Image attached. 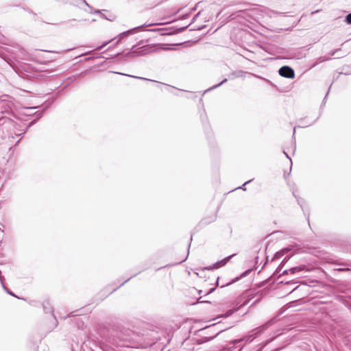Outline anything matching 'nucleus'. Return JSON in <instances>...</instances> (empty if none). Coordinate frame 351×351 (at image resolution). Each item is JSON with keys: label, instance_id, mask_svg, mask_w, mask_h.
Masks as SVG:
<instances>
[{"label": "nucleus", "instance_id": "obj_1", "mask_svg": "<svg viewBox=\"0 0 351 351\" xmlns=\"http://www.w3.org/2000/svg\"><path fill=\"white\" fill-rule=\"evenodd\" d=\"M43 114V112L36 113V119L27 123L13 113V104L9 101H0V133L5 137L14 138L23 136L29 128L34 124Z\"/></svg>", "mask_w": 351, "mask_h": 351}, {"label": "nucleus", "instance_id": "obj_2", "mask_svg": "<svg viewBox=\"0 0 351 351\" xmlns=\"http://www.w3.org/2000/svg\"><path fill=\"white\" fill-rule=\"evenodd\" d=\"M229 327L224 326L221 322L215 323L200 330L205 335H210V337L204 336L201 338L202 343L210 341L215 339L219 334L228 329Z\"/></svg>", "mask_w": 351, "mask_h": 351}, {"label": "nucleus", "instance_id": "obj_3", "mask_svg": "<svg viewBox=\"0 0 351 351\" xmlns=\"http://www.w3.org/2000/svg\"><path fill=\"white\" fill-rule=\"evenodd\" d=\"M154 50L155 47L150 45H146L138 47L134 46L127 55L130 57L141 56L152 53Z\"/></svg>", "mask_w": 351, "mask_h": 351}, {"label": "nucleus", "instance_id": "obj_4", "mask_svg": "<svg viewBox=\"0 0 351 351\" xmlns=\"http://www.w3.org/2000/svg\"><path fill=\"white\" fill-rule=\"evenodd\" d=\"M109 343L116 347H130V341L121 336H112L110 337Z\"/></svg>", "mask_w": 351, "mask_h": 351}, {"label": "nucleus", "instance_id": "obj_5", "mask_svg": "<svg viewBox=\"0 0 351 351\" xmlns=\"http://www.w3.org/2000/svg\"><path fill=\"white\" fill-rule=\"evenodd\" d=\"M280 75L284 77L293 79L295 77L294 70L289 66H283L278 71Z\"/></svg>", "mask_w": 351, "mask_h": 351}, {"label": "nucleus", "instance_id": "obj_6", "mask_svg": "<svg viewBox=\"0 0 351 351\" xmlns=\"http://www.w3.org/2000/svg\"><path fill=\"white\" fill-rule=\"evenodd\" d=\"M274 322V319H271L263 324L262 326H260L254 329H253V332L258 337L261 333H263L266 329H267Z\"/></svg>", "mask_w": 351, "mask_h": 351}, {"label": "nucleus", "instance_id": "obj_7", "mask_svg": "<svg viewBox=\"0 0 351 351\" xmlns=\"http://www.w3.org/2000/svg\"><path fill=\"white\" fill-rule=\"evenodd\" d=\"M235 254H232L230 256H228L227 257H226L225 258H223V260L220 261H218L215 264H214L212 266H210L208 267H207L206 269H217V268H219L221 266H223L225 265L230 259L232 257H233Z\"/></svg>", "mask_w": 351, "mask_h": 351}, {"label": "nucleus", "instance_id": "obj_8", "mask_svg": "<svg viewBox=\"0 0 351 351\" xmlns=\"http://www.w3.org/2000/svg\"><path fill=\"white\" fill-rule=\"evenodd\" d=\"M144 26L145 25H141V26L134 27L133 29H131L130 30H128L126 32H124L121 33L119 36V38L117 43L119 42L121 40V39H122L123 38L128 36L129 34L137 32L139 29H141V28L144 27Z\"/></svg>", "mask_w": 351, "mask_h": 351}, {"label": "nucleus", "instance_id": "obj_9", "mask_svg": "<svg viewBox=\"0 0 351 351\" xmlns=\"http://www.w3.org/2000/svg\"><path fill=\"white\" fill-rule=\"evenodd\" d=\"M293 248V247H288L284 248L282 250L276 252L271 261H274L276 259L280 258L282 256L286 254L288 252L292 250Z\"/></svg>", "mask_w": 351, "mask_h": 351}, {"label": "nucleus", "instance_id": "obj_10", "mask_svg": "<svg viewBox=\"0 0 351 351\" xmlns=\"http://www.w3.org/2000/svg\"><path fill=\"white\" fill-rule=\"evenodd\" d=\"M304 269H305L304 265L294 267L291 268L289 270L283 271L282 273L281 274H280V276L287 274H289V272H291V274H294L297 272L302 271L304 270Z\"/></svg>", "mask_w": 351, "mask_h": 351}, {"label": "nucleus", "instance_id": "obj_11", "mask_svg": "<svg viewBox=\"0 0 351 351\" xmlns=\"http://www.w3.org/2000/svg\"><path fill=\"white\" fill-rule=\"evenodd\" d=\"M253 270V269H248L247 270H246L245 271H244L243 273H242L239 277H237L235 278L234 279L232 280L231 281H230L229 282L226 283V285H221V287H224L226 286H228V285H230L235 282H237L239 278H243V277H245L247 276L248 274H250V272Z\"/></svg>", "mask_w": 351, "mask_h": 351}, {"label": "nucleus", "instance_id": "obj_12", "mask_svg": "<svg viewBox=\"0 0 351 351\" xmlns=\"http://www.w3.org/2000/svg\"><path fill=\"white\" fill-rule=\"evenodd\" d=\"M256 337V335L253 332V330H252L247 335L245 336L242 340L245 341V342H251Z\"/></svg>", "mask_w": 351, "mask_h": 351}, {"label": "nucleus", "instance_id": "obj_13", "mask_svg": "<svg viewBox=\"0 0 351 351\" xmlns=\"http://www.w3.org/2000/svg\"><path fill=\"white\" fill-rule=\"evenodd\" d=\"M256 337V335L253 332V330H252L247 335L245 336L242 340L245 341V342H251Z\"/></svg>", "mask_w": 351, "mask_h": 351}, {"label": "nucleus", "instance_id": "obj_14", "mask_svg": "<svg viewBox=\"0 0 351 351\" xmlns=\"http://www.w3.org/2000/svg\"><path fill=\"white\" fill-rule=\"evenodd\" d=\"M247 73L246 72H244L243 71H238L237 72H234L232 73V76L233 77H243L245 75V74H246Z\"/></svg>", "mask_w": 351, "mask_h": 351}, {"label": "nucleus", "instance_id": "obj_15", "mask_svg": "<svg viewBox=\"0 0 351 351\" xmlns=\"http://www.w3.org/2000/svg\"><path fill=\"white\" fill-rule=\"evenodd\" d=\"M227 82V79H224L222 82H220V83H219L218 84H216V85L213 86V87L209 88H208L207 90H206L204 91V93H207V92H208V91H210V90H213V89H215V88H216L219 87V86H220L221 85H222L223 84H224V83H225V82Z\"/></svg>", "mask_w": 351, "mask_h": 351}, {"label": "nucleus", "instance_id": "obj_16", "mask_svg": "<svg viewBox=\"0 0 351 351\" xmlns=\"http://www.w3.org/2000/svg\"><path fill=\"white\" fill-rule=\"evenodd\" d=\"M113 73H117V74H119V75H126V74H124V73H119V72H113ZM127 76H130V77H132L138 78V79H141V80H147V81H152L151 80L147 79V78L141 77H137V76H134V75H127Z\"/></svg>", "mask_w": 351, "mask_h": 351}, {"label": "nucleus", "instance_id": "obj_17", "mask_svg": "<svg viewBox=\"0 0 351 351\" xmlns=\"http://www.w3.org/2000/svg\"><path fill=\"white\" fill-rule=\"evenodd\" d=\"M330 60V58L329 57H319L317 60V62L315 64H314L313 66H315L316 64H319V63H321V62H323L324 61H327V60Z\"/></svg>", "mask_w": 351, "mask_h": 351}, {"label": "nucleus", "instance_id": "obj_18", "mask_svg": "<svg viewBox=\"0 0 351 351\" xmlns=\"http://www.w3.org/2000/svg\"><path fill=\"white\" fill-rule=\"evenodd\" d=\"M291 256V255H289L288 258L286 259V258L281 262L280 265L278 266V267L276 269V272H279L280 269L283 267L285 263Z\"/></svg>", "mask_w": 351, "mask_h": 351}, {"label": "nucleus", "instance_id": "obj_19", "mask_svg": "<svg viewBox=\"0 0 351 351\" xmlns=\"http://www.w3.org/2000/svg\"><path fill=\"white\" fill-rule=\"evenodd\" d=\"M101 16L105 19H107L108 21H113L114 20V16H112V15H110L109 16H107L106 15H105L104 14L101 13Z\"/></svg>", "mask_w": 351, "mask_h": 351}, {"label": "nucleus", "instance_id": "obj_20", "mask_svg": "<svg viewBox=\"0 0 351 351\" xmlns=\"http://www.w3.org/2000/svg\"><path fill=\"white\" fill-rule=\"evenodd\" d=\"M192 241V236L191 237V239H190V242H189V247H188V253H187V256L183 259L181 261H180L178 263H182V262L185 261L189 256V247H190V245H191V243Z\"/></svg>", "mask_w": 351, "mask_h": 351}, {"label": "nucleus", "instance_id": "obj_21", "mask_svg": "<svg viewBox=\"0 0 351 351\" xmlns=\"http://www.w3.org/2000/svg\"><path fill=\"white\" fill-rule=\"evenodd\" d=\"M3 289L10 295H12V296H14L16 297V295H14V293L13 292H12L11 291H10L5 286V285H3Z\"/></svg>", "mask_w": 351, "mask_h": 351}, {"label": "nucleus", "instance_id": "obj_22", "mask_svg": "<svg viewBox=\"0 0 351 351\" xmlns=\"http://www.w3.org/2000/svg\"><path fill=\"white\" fill-rule=\"evenodd\" d=\"M215 219H216V217H215V216L213 217H212V219H211L210 220H209V221H207L206 219H204L202 221V223H204V224H208V223H210V222L214 221L215 220Z\"/></svg>", "mask_w": 351, "mask_h": 351}, {"label": "nucleus", "instance_id": "obj_23", "mask_svg": "<svg viewBox=\"0 0 351 351\" xmlns=\"http://www.w3.org/2000/svg\"><path fill=\"white\" fill-rule=\"evenodd\" d=\"M345 21H346L348 24H351V13L348 14L346 16Z\"/></svg>", "mask_w": 351, "mask_h": 351}, {"label": "nucleus", "instance_id": "obj_24", "mask_svg": "<svg viewBox=\"0 0 351 351\" xmlns=\"http://www.w3.org/2000/svg\"><path fill=\"white\" fill-rule=\"evenodd\" d=\"M108 43V42H106V43H104L102 45H101V46H99V47H97L96 48V49H97V50H99V51L101 50V49H103V48H104V47H105Z\"/></svg>", "mask_w": 351, "mask_h": 351}, {"label": "nucleus", "instance_id": "obj_25", "mask_svg": "<svg viewBox=\"0 0 351 351\" xmlns=\"http://www.w3.org/2000/svg\"><path fill=\"white\" fill-rule=\"evenodd\" d=\"M251 181H252V180H248V181L245 182L243 184V186H240V187H239L238 189H243V190H246V189L245 188V186L247 184L250 183Z\"/></svg>", "mask_w": 351, "mask_h": 351}, {"label": "nucleus", "instance_id": "obj_26", "mask_svg": "<svg viewBox=\"0 0 351 351\" xmlns=\"http://www.w3.org/2000/svg\"><path fill=\"white\" fill-rule=\"evenodd\" d=\"M340 50H341V49H335V50L332 51L330 53V56H335V55L336 54V53H337V51H340Z\"/></svg>", "mask_w": 351, "mask_h": 351}, {"label": "nucleus", "instance_id": "obj_27", "mask_svg": "<svg viewBox=\"0 0 351 351\" xmlns=\"http://www.w3.org/2000/svg\"><path fill=\"white\" fill-rule=\"evenodd\" d=\"M319 117H317L314 121H313L311 123L307 124V125H302V127H307L308 125H311L312 124H313L317 119H318Z\"/></svg>", "mask_w": 351, "mask_h": 351}, {"label": "nucleus", "instance_id": "obj_28", "mask_svg": "<svg viewBox=\"0 0 351 351\" xmlns=\"http://www.w3.org/2000/svg\"><path fill=\"white\" fill-rule=\"evenodd\" d=\"M283 154L286 156V157L290 160L291 165H292L291 159L290 158L289 156L287 154V153L284 150Z\"/></svg>", "mask_w": 351, "mask_h": 351}, {"label": "nucleus", "instance_id": "obj_29", "mask_svg": "<svg viewBox=\"0 0 351 351\" xmlns=\"http://www.w3.org/2000/svg\"><path fill=\"white\" fill-rule=\"evenodd\" d=\"M3 280H4L3 276H2L1 275H0V282H1V285H4V283H3Z\"/></svg>", "mask_w": 351, "mask_h": 351}, {"label": "nucleus", "instance_id": "obj_30", "mask_svg": "<svg viewBox=\"0 0 351 351\" xmlns=\"http://www.w3.org/2000/svg\"><path fill=\"white\" fill-rule=\"evenodd\" d=\"M292 145H293V152H295V149H296V144H295V141L292 142Z\"/></svg>", "mask_w": 351, "mask_h": 351}, {"label": "nucleus", "instance_id": "obj_31", "mask_svg": "<svg viewBox=\"0 0 351 351\" xmlns=\"http://www.w3.org/2000/svg\"><path fill=\"white\" fill-rule=\"evenodd\" d=\"M103 10H96L94 11V13L97 14L100 13L101 14Z\"/></svg>", "mask_w": 351, "mask_h": 351}, {"label": "nucleus", "instance_id": "obj_32", "mask_svg": "<svg viewBox=\"0 0 351 351\" xmlns=\"http://www.w3.org/2000/svg\"><path fill=\"white\" fill-rule=\"evenodd\" d=\"M132 278V277H130V278H128L127 280H125V281H124V282H123L120 285V287H121V286H122V285H124L125 282H127L128 281H129Z\"/></svg>", "mask_w": 351, "mask_h": 351}, {"label": "nucleus", "instance_id": "obj_33", "mask_svg": "<svg viewBox=\"0 0 351 351\" xmlns=\"http://www.w3.org/2000/svg\"><path fill=\"white\" fill-rule=\"evenodd\" d=\"M338 271H345V270H348V269H345V268H343V267H341L339 269H337Z\"/></svg>", "mask_w": 351, "mask_h": 351}, {"label": "nucleus", "instance_id": "obj_34", "mask_svg": "<svg viewBox=\"0 0 351 351\" xmlns=\"http://www.w3.org/2000/svg\"><path fill=\"white\" fill-rule=\"evenodd\" d=\"M214 290H215V288L210 289V291L207 293V294L212 293Z\"/></svg>", "mask_w": 351, "mask_h": 351}, {"label": "nucleus", "instance_id": "obj_35", "mask_svg": "<svg viewBox=\"0 0 351 351\" xmlns=\"http://www.w3.org/2000/svg\"><path fill=\"white\" fill-rule=\"evenodd\" d=\"M84 3H85V5H86V6L90 7V5H88V3L85 0H84Z\"/></svg>", "mask_w": 351, "mask_h": 351}, {"label": "nucleus", "instance_id": "obj_36", "mask_svg": "<svg viewBox=\"0 0 351 351\" xmlns=\"http://www.w3.org/2000/svg\"><path fill=\"white\" fill-rule=\"evenodd\" d=\"M298 204L300 205L301 208L303 209V208H302V205L301 204V203H300V200H299V199H298Z\"/></svg>", "mask_w": 351, "mask_h": 351}, {"label": "nucleus", "instance_id": "obj_37", "mask_svg": "<svg viewBox=\"0 0 351 351\" xmlns=\"http://www.w3.org/2000/svg\"><path fill=\"white\" fill-rule=\"evenodd\" d=\"M217 282V286H219V278H217V282Z\"/></svg>", "mask_w": 351, "mask_h": 351}, {"label": "nucleus", "instance_id": "obj_38", "mask_svg": "<svg viewBox=\"0 0 351 351\" xmlns=\"http://www.w3.org/2000/svg\"><path fill=\"white\" fill-rule=\"evenodd\" d=\"M75 21H76L75 19H72V20H70L69 22H74Z\"/></svg>", "mask_w": 351, "mask_h": 351}, {"label": "nucleus", "instance_id": "obj_39", "mask_svg": "<svg viewBox=\"0 0 351 351\" xmlns=\"http://www.w3.org/2000/svg\"><path fill=\"white\" fill-rule=\"evenodd\" d=\"M197 16H195V17H193V21H194L195 20V18H196Z\"/></svg>", "mask_w": 351, "mask_h": 351}, {"label": "nucleus", "instance_id": "obj_40", "mask_svg": "<svg viewBox=\"0 0 351 351\" xmlns=\"http://www.w3.org/2000/svg\"><path fill=\"white\" fill-rule=\"evenodd\" d=\"M145 25L144 27L150 26V24H148V25Z\"/></svg>", "mask_w": 351, "mask_h": 351}, {"label": "nucleus", "instance_id": "obj_41", "mask_svg": "<svg viewBox=\"0 0 351 351\" xmlns=\"http://www.w3.org/2000/svg\"><path fill=\"white\" fill-rule=\"evenodd\" d=\"M19 141H20V140H18V141H17V142H16V145H17V144L19 143Z\"/></svg>", "mask_w": 351, "mask_h": 351}, {"label": "nucleus", "instance_id": "obj_42", "mask_svg": "<svg viewBox=\"0 0 351 351\" xmlns=\"http://www.w3.org/2000/svg\"><path fill=\"white\" fill-rule=\"evenodd\" d=\"M294 135H295V130L293 131V136H294Z\"/></svg>", "mask_w": 351, "mask_h": 351}, {"label": "nucleus", "instance_id": "obj_43", "mask_svg": "<svg viewBox=\"0 0 351 351\" xmlns=\"http://www.w3.org/2000/svg\"><path fill=\"white\" fill-rule=\"evenodd\" d=\"M201 303L206 302V301H201Z\"/></svg>", "mask_w": 351, "mask_h": 351}, {"label": "nucleus", "instance_id": "obj_44", "mask_svg": "<svg viewBox=\"0 0 351 351\" xmlns=\"http://www.w3.org/2000/svg\"><path fill=\"white\" fill-rule=\"evenodd\" d=\"M243 341L242 339L241 340H236V342H238V341Z\"/></svg>", "mask_w": 351, "mask_h": 351}]
</instances>
